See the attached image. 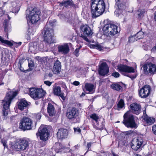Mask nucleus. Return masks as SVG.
<instances>
[{
  "instance_id": "nucleus-1",
  "label": "nucleus",
  "mask_w": 156,
  "mask_h": 156,
  "mask_svg": "<svg viewBox=\"0 0 156 156\" xmlns=\"http://www.w3.org/2000/svg\"><path fill=\"white\" fill-rule=\"evenodd\" d=\"M91 3V12L93 17H98L103 13L105 8L103 0H92Z\"/></svg>"
},
{
  "instance_id": "nucleus-2",
  "label": "nucleus",
  "mask_w": 156,
  "mask_h": 156,
  "mask_svg": "<svg viewBox=\"0 0 156 156\" xmlns=\"http://www.w3.org/2000/svg\"><path fill=\"white\" fill-rule=\"evenodd\" d=\"M17 94L16 91H10L7 93L4 100H3L5 102L3 105L2 110L3 115L4 116H7L10 112L9 106L11 101Z\"/></svg>"
},
{
  "instance_id": "nucleus-3",
  "label": "nucleus",
  "mask_w": 156,
  "mask_h": 156,
  "mask_svg": "<svg viewBox=\"0 0 156 156\" xmlns=\"http://www.w3.org/2000/svg\"><path fill=\"white\" fill-rule=\"evenodd\" d=\"M107 20L104 21L105 26L102 29L103 33L106 36H113L118 33L117 27L113 24L107 23Z\"/></svg>"
},
{
  "instance_id": "nucleus-4",
  "label": "nucleus",
  "mask_w": 156,
  "mask_h": 156,
  "mask_svg": "<svg viewBox=\"0 0 156 156\" xmlns=\"http://www.w3.org/2000/svg\"><path fill=\"white\" fill-rule=\"evenodd\" d=\"M122 122L127 128H136L137 127L134 119V115L130 113V111H127L124 114Z\"/></svg>"
},
{
  "instance_id": "nucleus-5",
  "label": "nucleus",
  "mask_w": 156,
  "mask_h": 156,
  "mask_svg": "<svg viewBox=\"0 0 156 156\" xmlns=\"http://www.w3.org/2000/svg\"><path fill=\"white\" fill-rule=\"evenodd\" d=\"M117 68L119 71L122 75L130 78L132 80L135 79L137 76L136 74L130 75L128 73L135 72L134 69L132 67L129 66L125 65H120L118 66Z\"/></svg>"
},
{
  "instance_id": "nucleus-6",
  "label": "nucleus",
  "mask_w": 156,
  "mask_h": 156,
  "mask_svg": "<svg viewBox=\"0 0 156 156\" xmlns=\"http://www.w3.org/2000/svg\"><path fill=\"white\" fill-rule=\"evenodd\" d=\"M40 12L38 9L34 8L31 10L27 11L26 17L27 20L33 23H35L40 19Z\"/></svg>"
},
{
  "instance_id": "nucleus-7",
  "label": "nucleus",
  "mask_w": 156,
  "mask_h": 156,
  "mask_svg": "<svg viewBox=\"0 0 156 156\" xmlns=\"http://www.w3.org/2000/svg\"><path fill=\"white\" fill-rule=\"evenodd\" d=\"M29 139L24 137L17 140L12 146L17 151L25 150L29 146Z\"/></svg>"
},
{
  "instance_id": "nucleus-8",
  "label": "nucleus",
  "mask_w": 156,
  "mask_h": 156,
  "mask_svg": "<svg viewBox=\"0 0 156 156\" xmlns=\"http://www.w3.org/2000/svg\"><path fill=\"white\" fill-rule=\"evenodd\" d=\"M79 112L77 108L73 107L69 109L66 113V116L69 120L79 122L80 119L79 117Z\"/></svg>"
},
{
  "instance_id": "nucleus-9",
  "label": "nucleus",
  "mask_w": 156,
  "mask_h": 156,
  "mask_svg": "<svg viewBox=\"0 0 156 156\" xmlns=\"http://www.w3.org/2000/svg\"><path fill=\"white\" fill-rule=\"evenodd\" d=\"M80 29L81 34L80 35V36L87 42H89L90 41L87 37L90 36L93 34L91 28L88 25H81L80 27Z\"/></svg>"
},
{
  "instance_id": "nucleus-10",
  "label": "nucleus",
  "mask_w": 156,
  "mask_h": 156,
  "mask_svg": "<svg viewBox=\"0 0 156 156\" xmlns=\"http://www.w3.org/2000/svg\"><path fill=\"white\" fill-rule=\"evenodd\" d=\"M143 71L146 75H153L156 73V65L150 62H146L142 66Z\"/></svg>"
},
{
  "instance_id": "nucleus-11",
  "label": "nucleus",
  "mask_w": 156,
  "mask_h": 156,
  "mask_svg": "<svg viewBox=\"0 0 156 156\" xmlns=\"http://www.w3.org/2000/svg\"><path fill=\"white\" fill-rule=\"evenodd\" d=\"M29 93L32 98L35 100H38L43 97L45 92L42 89L31 88L30 89Z\"/></svg>"
},
{
  "instance_id": "nucleus-12",
  "label": "nucleus",
  "mask_w": 156,
  "mask_h": 156,
  "mask_svg": "<svg viewBox=\"0 0 156 156\" xmlns=\"http://www.w3.org/2000/svg\"><path fill=\"white\" fill-rule=\"evenodd\" d=\"M32 121L30 118L23 117L19 123V128L23 131L30 130L32 128Z\"/></svg>"
},
{
  "instance_id": "nucleus-13",
  "label": "nucleus",
  "mask_w": 156,
  "mask_h": 156,
  "mask_svg": "<svg viewBox=\"0 0 156 156\" xmlns=\"http://www.w3.org/2000/svg\"><path fill=\"white\" fill-rule=\"evenodd\" d=\"M43 34L45 42L49 44L54 42V31L52 29L44 27Z\"/></svg>"
},
{
  "instance_id": "nucleus-14",
  "label": "nucleus",
  "mask_w": 156,
  "mask_h": 156,
  "mask_svg": "<svg viewBox=\"0 0 156 156\" xmlns=\"http://www.w3.org/2000/svg\"><path fill=\"white\" fill-rule=\"evenodd\" d=\"M49 130L48 128L43 126H41L38 130V133H36L37 136H39L41 140L46 141L48 139L49 135Z\"/></svg>"
},
{
  "instance_id": "nucleus-15",
  "label": "nucleus",
  "mask_w": 156,
  "mask_h": 156,
  "mask_svg": "<svg viewBox=\"0 0 156 156\" xmlns=\"http://www.w3.org/2000/svg\"><path fill=\"white\" fill-rule=\"evenodd\" d=\"M29 45V52L34 54L38 51H42L44 48V45L42 43H39L37 42L30 43Z\"/></svg>"
},
{
  "instance_id": "nucleus-16",
  "label": "nucleus",
  "mask_w": 156,
  "mask_h": 156,
  "mask_svg": "<svg viewBox=\"0 0 156 156\" xmlns=\"http://www.w3.org/2000/svg\"><path fill=\"white\" fill-rule=\"evenodd\" d=\"M143 140L141 138H134L131 143V148L135 151H138L143 144Z\"/></svg>"
},
{
  "instance_id": "nucleus-17",
  "label": "nucleus",
  "mask_w": 156,
  "mask_h": 156,
  "mask_svg": "<svg viewBox=\"0 0 156 156\" xmlns=\"http://www.w3.org/2000/svg\"><path fill=\"white\" fill-rule=\"evenodd\" d=\"M151 90V87L148 85H145L140 90L139 95L142 98H146L149 95Z\"/></svg>"
},
{
  "instance_id": "nucleus-18",
  "label": "nucleus",
  "mask_w": 156,
  "mask_h": 156,
  "mask_svg": "<svg viewBox=\"0 0 156 156\" xmlns=\"http://www.w3.org/2000/svg\"><path fill=\"white\" fill-rule=\"evenodd\" d=\"M130 113L132 112L136 115H139L141 112V106L136 103L131 104L129 106Z\"/></svg>"
},
{
  "instance_id": "nucleus-19",
  "label": "nucleus",
  "mask_w": 156,
  "mask_h": 156,
  "mask_svg": "<svg viewBox=\"0 0 156 156\" xmlns=\"http://www.w3.org/2000/svg\"><path fill=\"white\" fill-rule=\"evenodd\" d=\"M109 72V68L105 62L102 63L98 69L99 74L101 76H105Z\"/></svg>"
},
{
  "instance_id": "nucleus-20",
  "label": "nucleus",
  "mask_w": 156,
  "mask_h": 156,
  "mask_svg": "<svg viewBox=\"0 0 156 156\" xmlns=\"http://www.w3.org/2000/svg\"><path fill=\"white\" fill-rule=\"evenodd\" d=\"M18 107V109L23 111L26 109V111H27V107L29 105L28 102L25 99H19L17 102Z\"/></svg>"
},
{
  "instance_id": "nucleus-21",
  "label": "nucleus",
  "mask_w": 156,
  "mask_h": 156,
  "mask_svg": "<svg viewBox=\"0 0 156 156\" xmlns=\"http://www.w3.org/2000/svg\"><path fill=\"white\" fill-rule=\"evenodd\" d=\"M53 92L54 95L60 96L63 100H65V97L64 94L62 93L60 87L58 86H54L53 87Z\"/></svg>"
},
{
  "instance_id": "nucleus-22",
  "label": "nucleus",
  "mask_w": 156,
  "mask_h": 156,
  "mask_svg": "<svg viewBox=\"0 0 156 156\" xmlns=\"http://www.w3.org/2000/svg\"><path fill=\"white\" fill-rule=\"evenodd\" d=\"M68 131L67 129H61L58 130L57 133V137L59 139H63L67 137Z\"/></svg>"
},
{
  "instance_id": "nucleus-23",
  "label": "nucleus",
  "mask_w": 156,
  "mask_h": 156,
  "mask_svg": "<svg viewBox=\"0 0 156 156\" xmlns=\"http://www.w3.org/2000/svg\"><path fill=\"white\" fill-rule=\"evenodd\" d=\"M61 69V66L60 62L57 60L55 62L52 69V72L55 74L59 73Z\"/></svg>"
},
{
  "instance_id": "nucleus-24",
  "label": "nucleus",
  "mask_w": 156,
  "mask_h": 156,
  "mask_svg": "<svg viewBox=\"0 0 156 156\" xmlns=\"http://www.w3.org/2000/svg\"><path fill=\"white\" fill-rule=\"evenodd\" d=\"M58 50L59 52L64 55L67 54L69 51V47L66 44L58 46Z\"/></svg>"
},
{
  "instance_id": "nucleus-25",
  "label": "nucleus",
  "mask_w": 156,
  "mask_h": 156,
  "mask_svg": "<svg viewBox=\"0 0 156 156\" xmlns=\"http://www.w3.org/2000/svg\"><path fill=\"white\" fill-rule=\"evenodd\" d=\"M47 112L50 116H54L56 112L54 105L51 103H48L47 107Z\"/></svg>"
},
{
  "instance_id": "nucleus-26",
  "label": "nucleus",
  "mask_w": 156,
  "mask_h": 156,
  "mask_svg": "<svg viewBox=\"0 0 156 156\" xmlns=\"http://www.w3.org/2000/svg\"><path fill=\"white\" fill-rule=\"evenodd\" d=\"M116 1V5L117 6L119 10H124L126 8L125 0H117Z\"/></svg>"
},
{
  "instance_id": "nucleus-27",
  "label": "nucleus",
  "mask_w": 156,
  "mask_h": 156,
  "mask_svg": "<svg viewBox=\"0 0 156 156\" xmlns=\"http://www.w3.org/2000/svg\"><path fill=\"white\" fill-rule=\"evenodd\" d=\"M86 91H88V93L87 94H92L94 92V85L93 84L90 83H86L85 86Z\"/></svg>"
},
{
  "instance_id": "nucleus-28",
  "label": "nucleus",
  "mask_w": 156,
  "mask_h": 156,
  "mask_svg": "<svg viewBox=\"0 0 156 156\" xmlns=\"http://www.w3.org/2000/svg\"><path fill=\"white\" fill-rule=\"evenodd\" d=\"M143 120L146 122L147 125H150L154 123L155 121V119L153 118H151L148 116H143Z\"/></svg>"
},
{
  "instance_id": "nucleus-29",
  "label": "nucleus",
  "mask_w": 156,
  "mask_h": 156,
  "mask_svg": "<svg viewBox=\"0 0 156 156\" xmlns=\"http://www.w3.org/2000/svg\"><path fill=\"white\" fill-rule=\"evenodd\" d=\"M112 88L118 91H122V87L118 83H113L111 85Z\"/></svg>"
},
{
  "instance_id": "nucleus-30",
  "label": "nucleus",
  "mask_w": 156,
  "mask_h": 156,
  "mask_svg": "<svg viewBox=\"0 0 156 156\" xmlns=\"http://www.w3.org/2000/svg\"><path fill=\"white\" fill-rule=\"evenodd\" d=\"M72 4V2L71 0H64L61 2L60 5L62 6L66 7L71 5Z\"/></svg>"
},
{
  "instance_id": "nucleus-31",
  "label": "nucleus",
  "mask_w": 156,
  "mask_h": 156,
  "mask_svg": "<svg viewBox=\"0 0 156 156\" xmlns=\"http://www.w3.org/2000/svg\"><path fill=\"white\" fill-rule=\"evenodd\" d=\"M3 25L4 31L6 33L7 36V38H8V31L9 28V21L7 20H5L4 21Z\"/></svg>"
},
{
  "instance_id": "nucleus-32",
  "label": "nucleus",
  "mask_w": 156,
  "mask_h": 156,
  "mask_svg": "<svg viewBox=\"0 0 156 156\" xmlns=\"http://www.w3.org/2000/svg\"><path fill=\"white\" fill-rule=\"evenodd\" d=\"M0 42L3 44H6L9 46H12L13 44L10 41L7 40H4L2 37L0 36Z\"/></svg>"
},
{
  "instance_id": "nucleus-33",
  "label": "nucleus",
  "mask_w": 156,
  "mask_h": 156,
  "mask_svg": "<svg viewBox=\"0 0 156 156\" xmlns=\"http://www.w3.org/2000/svg\"><path fill=\"white\" fill-rule=\"evenodd\" d=\"M90 48L98 49L100 51L103 50L105 49L103 47L99 44H91L90 45Z\"/></svg>"
},
{
  "instance_id": "nucleus-34",
  "label": "nucleus",
  "mask_w": 156,
  "mask_h": 156,
  "mask_svg": "<svg viewBox=\"0 0 156 156\" xmlns=\"http://www.w3.org/2000/svg\"><path fill=\"white\" fill-rule=\"evenodd\" d=\"M12 8H11V10H12V12L13 13H16L18 12L19 10V8L18 7L16 6V4L15 2H13L12 3Z\"/></svg>"
},
{
  "instance_id": "nucleus-35",
  "label": "nucleus",
  "mask_w": 156,
  "mask_h": 156,
  "mask_svg": "<svg viewBox=\"0 0 156 156\" xmlns=\"http://www.w3.org/2000/svg\"><path fill=\"white\" fill-rule=\"evenodd\" d=\"M90 118L94 120L97 125H98V120L99 119V117L95 113H94L90 115Z\"/></svg>"
},
{
  "instance_id": "nucleus-36",
  "label": "nucleus",
  "mask_w": 156,
  "mask_h": 156,
  "mask_svg": "<svg viewBox=\"0 0 156 156\" xmlns=\"http://www.w3.org/2000/svg\"><path fill=\"white\" fill-rule=\"evenodd\" d=\"M55 22H56V21L55 20L52 21L50 20L47 23L45 27H46L48 28L52 29V27L54 26V23Z\"/></svg>"
},
{
  "instance_id": "nucleus-37",
  "label": "nucleus",
  "mask_w": 156,
  "mask_h": 156,
  "mask_svg": "<svg viewBox=\"0 0 156 156\" xmlns=\"http://www.w3.org/2000/svg\"><path fill=\"white\" fill-rule=\"evenodd\" d=\"M135 35L137 39L136 40H138L143 38L144 37V34L143 31H139Z\"/></svg>"
},
{
  "instance_id": "nucleus-38",
  "label": "nucleus",
  "mask_w": 156,
  "mask_h": 156,
  "mask_svg": "<svg viewBox=\"0 0 156 156\" xmlns=\"http://www.w3.org/2000/svg\"><path fill=\"white\" fill-rule=\"evenodd\" d=\"M124 102L123 100L122 99H120L117 104L118 110H119V109L122 108L124 106Z\"/></svg>"
},
{
  "instance_id": "nucleus-39",
  "label": "nucleus",
  "mask_w": 156,
  "mask_h": 156,
  "mask_svg": "<svg viewBox=\"0 0 156 156\" xmlns=\"http://www.w3.org/2000/svg\"><path fill=\"white\" fill-rule=\"evenodd\" d=\"M136 38L135 35L130 37L129 38V41L130 43H133L137 40H136Z\"/></svg>"
},
{
  "instance_id": "nucleus-40",
  "label": "nucleus",
  "mask_w": 156,
  "mask_h": 156,
  "mask_svg": "<svg viewBox=\"0 0 156 156\" xmlns=\"http://www.w3.org/2000/svg\"><path fill=\"white\" fill-rule=\"evenodd\" d=\"M145 11L144 10H139L137 12V13L139 17L141 18L144 16V14Z\"/></svg>"
},
{
  "instance_id": "nucleus-41",
  "label": "nucleus",
  "mask_w": 156,
  "mask_h": 156,
  "mask_svg": "<svg viewBox=\"0 0 156 156\" xmlns=\"http://www.w3.org/2000/svg\"><path fill=\"white\" fill-rule=\"evenodd\" d=\"M28 66L30 69H32V68L34 66V61H33L31 59L30 61L28 60Z\"/></svg>"
},
{
  "instance_id": "nucleus-42",
  "label": "nucleus",
  "mask_w": 156,
  "mask_h": 156,
  "mask_svg": "<svg viewBox=\"0 0 156 156\" xmlns=\"http://www.w3.org/2000/svg\"><path fill=\"white\" fill-rule=\"evenodd\" d=\"M93 144V143H91L90 142L89 143H88L87 144V151L85 152V153L84 155H85L89 151H91V146L92 144Z\"/></svg>"
},
{
  "instance_id": "nucleus-43",
  "label": "nucleus",
  "mask_w": 156,
  "mask_h": 156,
  "mask_svg": "<svg viewBox=\"0 0 156 156\" xmlns=\"http://www.w3.org/2000/svg\"><path fill=\"white\" fill-rule=\"evenodd\" d=\"M58 144V146L57 147V148L55 150L56 152L57 153L61 151V149H63L64 148L63 146H62V145L61 144L59 143Z\"/></svg>"
},
{
  "instance_id": "nucleus-44",
  "label": "nucleus",
  "mask_w": 156,
  "mask_h": 156,
  "mask_svg": "<svg viewBox=\"0 0 156 156\" xmlns=\"http://www.w3.org/2000/svg\"><path fill=\"white\" fill-rule=\"evenodd\" d=\"M81 47V46H80L79 48H76L74 52L73 53V54L75 55L76 57H77L79 55V49Z\"/></svg>"
},
{
  "instance_id": "nucleus-45",
  "label": "nucleus",
  "mask_w": 156,
  "mask_h": 156,
  "mask_svg": "<svg viewBox=\"0 0 156 156\" xmlns=\"http://www.w3.org/2000/svg\"><path fill=\"white\" fill-rule=\"evenodd\" d=\"M112 75L115 78H118L120 75L119 73L115 71L112 73Z\"/></svg>"
},
{
  "instance_id": "nucleus-46",
  "label": "nucleus",
  "mask_w": 156,
  "mask_h": 156,
  "mask_svg": "<svg viewBox=\"0 0 156 156\" xmlns=\"http://www.w3.org/2000/svg\"><path fill=\"white\" fill-rule=\"evenodd\" d=\"M41 117V115L40 113H37L35 115V119H36V121H37L39 120Z\"/></svg>"
},
{
  "instance_id": "nucleus-47",
  "label": "nucleus",
  "mask_w": 156,
  "mask_h": 156,
  "mask_svg": "<svg viewBox=\"0 0 156 156\" xmlns=\"http://www.w3.org/2000/svg\"><path fill=\"white\" fill-rule=\"evenodd\" d=\"M1 142L5 147H7V145L6 144L7 141L6 140L4 139H2L1 140Z\"/></svg>"
},
{
  "instance_id": "nucleus-48",
  "label": "nucleus",
  "mask_w": 156,
  "mask_h": 156,
  "mask_svg": "<svg viewBox=\"0 0 156 156\" xmlns=\"http://www.w3.org/2000/svg\"><path fill=\"white\" fill-rule=\"evenodd\" d=\"M75 132H77L78 133H80L81 130L80 128H74Z\"/></svg>"
},
{
  "instance_id": "nucleus-49",
  "label": "nucleus",
  "mask_w": 156,
  "mask_h": 156,
  "mask_svg": "<svg viewBox=\"0 0 156 156\" xmlns=\"http://www.w3.org/2000/svg\"><path fill=\"white\" fill-rule=\"evenodd\" d=\"M44 83L47 86H50L52 83L51 82H50L49 81L46 80L44 81Z\"/></svg>"
},
{
  "instance_id": "nucleus-50",
  "label": "nucleus",
  "mask_w": 156,
  "mask_h": 156,
  "mask_svg": "<svg viewBox=\"0 0 156 156\" xmlns=\"http://www.w3.org/2000/svg\"><path fill=\"white\" fill-rule=\"evenodd\" d=\"M45 111V109L44 108V105H42V108L41 111V112L44 115H45V113L44 112V111Z\"/></svg>"
},
{
  "instance_id": "nucleus-51",
  "label": "nucleus",
  "mask_w": 156,
  "mask_h": 156,
  "mask_svg": "<svg viewBox=\"0 0 156 156\" xmlns=\"http://www.w3.org/2000/svg\"><path fill=\"white\" fill-rule=\"evenodd\" d=\"M152 131L154 134L156 135V125L152 126Z\"/></svg>"
},
{
  "instance_id": "nucleus-52",
  "label": "nucleus",
  "mask_w": 156,
  "mask_h": 156,
  "mask_svg": "<svg viewBox=\"0 0 156 156\" xmlns=\"http://www.w3.org/2000/svg\"><path fill=\"white\" fill-rule=\"evenodd\" d=\"M73 84L75 86H78L80 84V82L77 81H75L73 82Z\"/></svg>"
},
{
  "instance_id": "nucleus-53",
  "label": "nucleus",
  "mask_w": 156,
  "mask_h": 156,
  "mask_svg": "<svg viewBox=\"0 0 156 156\" xmlns=\"http://www.w3.org/2000/svg\"><path fill=\"white\" fill-rule=\"evenodd\" d=\"M32 31V29L31 28H29L28 30V34L29 35H30L31 34L33 35V34L32 33H31V32Z\"/></svg>"
},
{
  "instance_id": "nucleus-54",
  "label": "nucleus",
  "mask_w": 156,
  "mask_h": 156,
  "mask_svg": "<svg viewBox=\"0 0 156 156\" xmlns=\"http://www.w3.org/2000/svg\"><path fill=\"white\" fill-rule=\"evenodd\" d=\"M22 44V42H19L18 43L17 42H14V44H15L16 45L17 47H18L20 46Z\"/></svg>"
},
{
  "instance_id": "nucleus-55",
  "label": "nucleus",
  "mask_w": 156,
  "mask_h": 156,
  "mask_svg": "<svg viewBox=\"0 0 156 156\" xmlns=\"http://www.w3.org/2000/svg\"><path fill=\"white\" fill-rule=\"evenodd\" d=\"M23 59H20L19 61V64H20V68H21V65L23 62Z\"/></svg>"
},
{
  "instance_id": "nucleus-56",
  "label": "nucleus",
  "mask_w": 156,
  "mask_h": 156,
  "mask_svg": "<svg viewBox=\"0 0 156 156\" xmlns=\"http://www.w3.org/2000/svg\"><path fill=\"white\" fill-rule=\"evenodd\" d=\"M146 115L147 116V115L146 113V111H143V115L142 117V118H143V119H144L143 116H145Z\"/></svg>"
},
{
  "instance_id": "nucleus-57",
  "label": "nucleus",
  "mask_w": 156,
  "mask_h": 156,
  "mask_svg": "<svg viewBox=\"0 0 156 156\" xmlns=\"http://www.w3.org/2000/svg\"><path fill=\"white\" fill-rule=\"evenodd\" d=\"M156 50V45L151 49V51L152 52Z\"/></svg>"
},
{
  "instance_id": "nucleus-58",
  "label": "nucleus",
  "mask_w": 156,
  "mask_h": 156,
  "mask_svg": "<svg viewBox=\"0 0 156 156\" xmlns=\"http://www.w3.org/2000/svg\"><path fill=\"white\" fill-rule=\"evenodd\" d=\"M80 70V69L78 68L77 67H75L74 69V70L75 71H77V70Z\"/></svg>"
},
{
  "instance_id": "nucleus-59",
  "label": "nucleus",
  "mask_w": 156,
  "mask_h": 156,
  "mask_svg": "<svg viewBox=\"0 0 156 156\" xmlns=\"http://www.w3.org/2000/svg\"><path fill=\"white\" fill-rule=\"evenodd\" d=\"M58 16H60V18L62 19H63V15H58Z\"/></svg>"
},
{
  "instance_id": "nucleus-60",
  "label": "nucleus",
  "mask_w": 156,
  "mask_h": 156,
  "mask_svg": "<svg viewBox=\"0 0 156 156\" xmlns=\"http://www.w3.org/2000/svg\"><path fill=\"white\" fill-rule=\"evenodd\" d=\"M19 68L20 69L21 71L24 72V70L22 68V66H21V68H20V66L19 67Z\"/></svg>"
},
{
  "instance_id": "nucleus-61",
  "label": "nucleus",
  "mask_w": 156,
  "mask_h": 156,
  "mask_svg": "<svg viewBox=\"0 0 156 156\" xmlns=\"http://www.w3.org/2000/svg\"><path fill=\"white\" fill-rule=\"evenodd\" d=\"M52 76H53V74L51 73H49L48 74V76L49 77H52Z\"/></svg>"
},
{
  "instance_id": "nucleus-62",
  "label": "nucleus",
  "mask_w": 156,
  "mask_h": 156,
  "mask_svg": "<svg viewBox=\"0 0 156 156\" xmlns=\"http://www.w3.org/2000/svg\"><path fill=\"white\" fill-rule=\"evenodd\" d=\"M112 155L113 156H119L118 154H116L114 153H112Z\"/></svg>"
},
{
  "instance_id": "nucleus-63",
  "label": "nucleus",
  "mask_w": 156,
  "mask_h": 156,
  "mask_svg": "<svg viewBox=\"0 0 156 156\" xmlns=\"http://www.w3.org/2000/svg\"><path fill=\"white\" fill-rule=\"evenodd\" d=\"M132 132H133L132 131H128L127 132L128 133L127 134H131L132 133Z\"/></svg>"
},
{
  "instance_id": "nucleus-64",
  "label": "nucleus",
  "mask_w": 156,
  "mask_h": 156,
  "mask_svg": "<svg viewBox=\"0 0 156 156\" xmlns=\"http://www.w3.org/2000/svg\"><path fill=\"white\" fill-rule=\"evenodd\" d=\"M85 95V93H82L81 95V96H84Z\"/></svg>"
}]
</instances>
